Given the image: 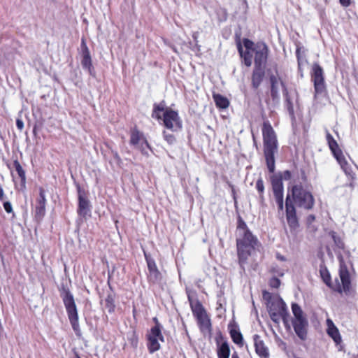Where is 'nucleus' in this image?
<instances>
[{
	"label": "nucleus",
	"mask_w": 358,
	"mask_h": 358,
	"mask_svg": "<svg viewBox=\"0 0 358 358\" xmlns=\"http://www.w3.org/2000/svg\"><path fill=\"white\" fill-rule=\"evenodd\" d=\"M326 324L327 334L333 339L336 345L341 344L342 342L341 336L338 329L336 327L334 322L330 318H327Z\"/></svg>",
	"instance_id": "15"
},
{
	"label": "nucleus",
	"mask_w": 358,
	"mask_h": 358,
	"mask_svg": "<svg viewBox=\"0 0 358 358\" xmlns=\"http://www.w3.org/2000/svg\"><path fill=\"white\" fill-rule=\"evenodd\" d=\"M152 117L162 122V124L172 131H178L182 128V120L178 112L167 107L164 103L155 104Z\"/></svg>",
	"instance_id": "2"
},
{
	"label": "nucleus",
	"mask_w": 358,
	"mask_h": 358,
	"mask_svg": "<svg viewBox=\"0 0 358 358\" xmlns=\"http://www.w3.org/2000/svg\"><path fill=\"white\" fill-rule=\"evenodd\" d=\"M267 308L273 322H278L282 318L285 322L289 314L286 304L281 299L276 298L269 301L267 303Z\"/></svg>",
	"instance_id": "6"
},
{
	"label": "nucleus",
	"mask_w": 358,
	"mask_h": 358,
	"mask_svg": "<svg viewBox=\"0 0 358 358\" xmlns=\"http://www.w3.org/2000/svg\"><path fill=\"white\" fill-rule=\"evenodd\" d=\"M147 338L148 348L150 353H153L160 349L161 343L164 342V336L158 324L151 328L150 331L148 333Z\"/></svg>",
	"instance_id": "9"
},
{
	"label": "nucleus",
	"mask_w": 358,
	"mask_h": 358,
	"mask_svg": "<svg viewBox=\"0 0 358 358\" xmlns=\"http://www.w3.org/2000/svg\"><path fill=\"white\" fill-rule=\"evenodd\" d=\"M331 236L337 247L341 249H344L345 244L342 239L340 237H338L334 232L331 234Z\"/></svg>",
	"instance_id": "31"
},
{
	"label": "nucleus",
	"mask_w": 358,
	"mask_h": 358,
	"mask_svg": "<svg viewBox=\"0 0 358 358\" xmlns=\"http://www.w3.org/2000/svg\"><path fill=\"white\" fill-rule=\"evenodd\" d=\"M40 197L37 201L36 207V217L38 220L43 218L45 213V196L43 189H40Z\"/></svg>",
	"instance_id": "17"
},
{
	"label": "nucleus",
	"mask_w": 358,
	"mask_h": 358,
	"mask_svg": "<svg viewBox=\"0 0 358 358\" xmlns=\"http://www.w3.org/2000/svg\"><path fill=\"white\" fill-rule=\"evenodd\" d=\"M237 239V248L239 259L241 262H244L250 255L251 250L257 244V240L253 236L249 231L238 235Z\"/></svg>",
	"instance_id": "5"
},
{
	"label": "nucleus",
	"mask_w": 358,
	"mask_h": 358,
	"mask_svg": "<svg viewBox=\"0 0 358 358\" xmlns=\"http://www.w3.org/2000/svg\"><path fill=\"white\" fill-rule=\"evenodd\" d=\"M291 196L293 202L299 207L311 209L314 206L315 199L312 193L300 185L292 187Z\"/></svg>",
	"instance_id": "4"
},
{
	"label": "nucleus",
	"mask_w": 358,
	"mask_h": 358,
	"mask_svg": "<svg viewBox=\"0 0 358 358\" xmlns=\"http://www.w3.org/2000/svg\"><path fill=\"white\" fill-rule=\"evenodd\" d=\"M340 3L344 7H348L351 3V0H339Z\"/></svg>",
	"instance_id": "40"
},
{
	"label": "nucleus",
	"mask_w": 358,
	"mask_h": 358,
	"mask_svg": "<svg viewBox=\"0 0 358 358\" xmlns=\"http://www.w3.org/2000/svg\"><path fill=\"white\" fill-rule=\"evenodd\" d=\"M276 257H277V259L280 260V261H285L286 260L285 257H283L281 255L278 254Z\"/></svg>",
	"instance_id": "43"
},
{
	"label": "nucleus",
	"mask_w": 358,
	"mask_h": 358,
	"mask_svg": "<svg viewBox=\"0 0 358 358\" xmlns=\"http://www.w3.org/2000/svg\"><path fill=\"white\" fill-rule=\"evenodd\" d=\"M80 63L83 68L87 70L90 74L94 72V67L92 65V57L90 50L87 46L86 42L84 38L81 40L80 45Z\"/></svg>",
	"instance_id": "11"
},
{
	"label": "nucleus",
	"mask_w": 358,
	"mask_h": 358,
	"mask_svg": "<svg viewBox=\"0 0 358 358\" xmlns=\"http://www.w3.org/2000/svg\"><path fill=\"white\" fill-rule=\"evenodd\" d=\"M248 231L246 224L243 221L241 220L237 229L238 235H241L242 233Z\"/></svg>",
	"instance_id": "34"
},
{
	"label": "nucleus",
	"mask_w": 358,
	"mask_h": 358,
	"mask_svg": "<svg viewBox=\"0 0 358 358\" xmlns=\"http://www.w3.org/2000/svg\"><path fill=\"white\" fill-rule=\"evenodd\" d=\"M78 358H80V357H78Z\"/></svg>",
	"instance_id": "48"
},
{
	"label": "nucleus",
	"mask_w": 358,
	"mask_h": 358,
	"mask_svg": "<svg viewBox=\"0 0 358 358\" xmlns=\"http://www.w3.org/2000/svg\"><path fill=\"white\" fill-rule=\"evenodd\" d=\"M262 131L267 166L271 172H273L275 169L274 154L277 150L276 135L274 129L268 121L264 122Z\"/></svg>",
	"instance_id": "3"
},
{
	"label": "nucleus",
	"mask_w": 358,
	"mask_h": 358,
	"mask_svg": "<svg viewBox=\"0 0 358 358\" xmlns=\"http://www.w3.org/2000/svg\"><path fill=\"white\" fill-rule=\"evenodd\" d=\"M313 79L314 81L315 93L318 94L324 90V82L323 77V70L317 64L313 66ZM317 96V94L315 96Z\"/></svg>",
	"instance_id": "13"
},
{
	"label": "nucleus",
	"mask_w": 358,
	"mask_h": 358,
	"mask_svg": "<svg viewBox=\"0 0 358 358\" xmlns=\"http://www.w3.org/2000/svg\"><path fill=\"white\" fill-rule=\"evenodd\" d=\"M334 157L336 159L337 162L340 164L341 169L345 172L348 173L350 170V165L345 159L342 150L339 151L334 155Z\"/></svg>",
	"instance_id": "22"
},
{
	"label": "nucleus",
	"mask_w": 358,
	"mask_h": 358,
	"mask_svg": "<svg viewBox=\"0 0 358 358\" xmlns=\"http://www.w3.org/2000/svg\"><path fill=\"white\" fill-rule=\"evenodd\" d=\"M280 285V281L276 278H271L270 280V285L273 287L278 288Z\"/></svg>",
	"instance_id": "36"
},
{
	"label": "nucleus",
	"mask_w": 358,
	"mask_h": 358,
	"mask_svg": "<svg viewBox=\"0 0 358 358\" xmlns=\"http://www.w3.org/2000/svg\"><path fill=\"white\" fill-rule=\"evenodd\" d=\"M213 99L216 106L220 108H227L229 105L228 99L222 95L214 94Z\"/></svg>",
	"instance_id": "26"
},
{
	"label": "nucleus",
	"mask_w": 358,
	"mask_h": 358,
	"mask_svg": "<svg viewBox=\"0 0 358 358\" xmlns=\"http://www.w3.org/2000/svg\"><path fill=\"white\" fill-rule=\"evenodd\" d=\"M230 335L233 341L238 345H243V336L241 332L236 329L230 330Z\"/></svg>",
	"instance_id": "27"
},
{
	"label": "nucleus",
	"mask_w": 358,
	"mask_h": 358,
	"mask_svg": "<svg viewBox=\"0 0 358 358\" xmlns=\"http://www.w3.org/2000/svg\"><path fill=\"white\" fill-rule=\"evenodd\" d=\"M147 262H148V266L150 272L151 273H157V268L155 264V262L153 260L148 259L146 257Z\"/></svg>",
	"instance_id": "32"
},
{
	"label": "nucleus",
	"mask_w": 358,
	"mask_h": 358,
	"mask_svg": "<svg viewBox=\"0 0 358 358\" xmlns=\"http://www.w3.org/2000/svg\"><path fill=\"white\" fill-rule=\"evenodd\" d=\"M278 274H279L280 275L282 276V275H284V273L282 271V272L278 273Z\"/></svg>",
	"instance_id": "47"
},
{
	"label": "nucleus",
	"mask_w": 358,
	"mask_h": 358,
	"mask_svg": "<svg viewBox=\"0 0 358 358\" xmlns=\"http://www.w3.org/2000/svg\"><path fill=\"white\" fill-rule=\"evenodd\" d=\"M199 327L201 331L209 332L211 329V322L208 314H205L196 318Z\"/></svg>",
	"instance_id": "20"
},
{
	"label": "nucleus",
	"mask_w": 358,
	"mask_h": 358,
	"mask_svg": "<svg viewBox=\"0 0 358 358\" xmlns=\"http://www.w3.org/2000/svg\"><path fill=\"white\" fill-rule=\"evenodd\" d=\"M16 126L17 127V129L20 131H22L24 128V122L22 120L20 119H17L16 120Z\"/></svg>",
	"instance_id": "39"
},
{
	"label": "nucleus",
	"mask_w": 358,
	"mask_h": 358,
	"mask_svg": "<svg viewBox=\"0 0 358 358\" xmlns=\"http://www.w3.org/2000/svg\"><path fill=\"white\" fill-rule=\"evenodd\" d=\"M307 325L308 322L306 319L293 321L294 331L298 336L301 339H305L306 337Z\"/></svg>",
	"instance_id": "18"
},
{
	"label": "nucleus",
	"mask_w": 358,
	"mask_h": 358,
	"mask_svg": "<svg viewBox=\"0 0 358 358\" xmlns=\"http://www.w3.org/2000/svg\"><path fill=\"white\" fill-rule=\"evenodd\" d=\"M78 212L83 216L86 215L90 212L89 201L82 195H79Z\"/></svg>",
	"instance_id": "23"
},
{
	"label": "nucleus",
	"mask_w": 358,
	"mask_h": 358,
	"mask_svg": "<svg viewBox=\"0 0 358 358\" xmlns=\"http://www.w3.org/2000/svg\"><path fill=\"white\" fill-rule=\"evenodd\" d=\"M243 43L245 48V51H243L241 43L238 44V50L243 59L244 64L247 66L252 65V52H255V66L257 68H264L268 55V46L263 42H258L255 44L252 41L246 38L243 40Z\"/></svg>",
	"instance_id": "1"
},
{
	"label": "nucleus",
	"mask_w": 358,
	"mask_h": 358,
	"mask_svg": "<svg viewBox=\"0 0 358 358\" xmlns=\"http://www.w3.org/2000/svg\"><path fill=\"white\" fill-rule=\"evenodd\" d=\"M339 279L335 280L332 289L339 293H347L350 291L351 280L343 258H340Z\"/></svg>",
	"instance_id": "7"
},
{
	"label": "nucleus",
	"mask_w": 358,
	"mask_h": 358,
	"mask_svg": "<svg viewBox=\"0 0 358 358\" xmlns=\"http://www.w3.org/2000/svg\"><path fill=\"white\" fill-rule=\"evenodd\" d=\"M231 358H239L237 354H233Z\"/></svg>",
	"instance_id": "45"
},
{
	"label": "nucleus",
	"mask_w": 358,
	"mask_h": 358,
	"mask_svg": "<svg viewBox=\"0 0 358 358\" xmlns=\"http://www.w3.org/2000/svg\"><path fill=\"white\" fill-rule=\"evenodd\" d=\"M286 214L289 226L292 229H296L298 227V220L295 208L292 204V201H290L289 194H288L286 198Z\"/></svg>",
	"instance_id": "14"
},
{
	"label": "nucleus",
	"mask_w": 358,
	"mask_h": 358,
	"mask_svg": "<svg viewBox=\"0 0 358 358\" xmlns=\"http://www.w3.org/2000/svg\"><path fill=\"white\" fill-rule=\"evenodd\" d=\"M14 165H15L16 171L17 172L19 176L21 178L22 185L24 186L25 185V182H26L25 172H24V169H22V166L20 165V164L19 163V162L15 161L14 162Z\"/></svg>",
	"instance_id": "29"
},
{
	"label": "nucleus",
	"mask_w": 358,
	"mask_h": 358,
	"mask_svg": "<svg viewBox=\"0 0 358 358\" xmlns=\"http://www.w3.org/2000/svg\"><path fill=\"white\" fill-rule=\"evenodd\" d=\"M254 345L255 347L256 353L261 358H268L269 352L268 348L264 345L263 341L261 340L259 335H254L253 336Z\"/></svg>",
	"instance_id": "16"
},
{
	"label": "nucleus",
	"mask_w": 358,
	"mask_h": 358,
	"mask_svg": "<svg viewBox=\"0 0 358 358\" xmlns=\"http://www.w3.org/2000/svg\"><path fill=\"white\" fill-rule=\"evenodd\" d=\"M264 68H257L255 66L252 78V85L255 88L259 87L262 80V78L264 74Z\"/></svg>",
	"instance_id": "21"
},
{
	"label": "nucleus",
	"mask_w": 358,
	"mask_h": 358,
	"mask_svg": "<svg viewBox=\"0 0 358 358\" xmlns=\"http://www.w3.org/2000/svg\"><path fill=\"white\" fill-rule=\"evenodd\" d=\"M296 55H297V57H298L299 67L300 68L301 62L300 57H299V49H297Z\"/></svg>",
	"instance_id": "42"
},
{
	"label": "nucleus",
	"mask_w": 358,
	"mask_h": 358,
	"mask_svg": "<svg viewBox=\"0 0 358 358\" xmlns=\"http://www.w3.org/2000/svg\"><path fill=\"white\" fill-rule=\"evenodd\" d=\"M164 138L166 141H167L169 144H173L176 141V138L173 135L167 134L166 131L163 132Z\"/></svg>",
	"instance_id": "33"
},
{
	"label": "nucleus",
	"mask_w": 358,
	"mask_h": 358,
	"mask_svg": "<svg viewBox=\"0 0 358 358\" xmlns=\"http://www.w3.org/2000/svg\"><path fill=\"white\" fill-rule=\"evenodd\" d=\"M5 199V195L3 192V188L0 186V200L3 201Z\"/></svg>",
	"instance_id": "41"
},
{
	"label": "nucleus",
	"mask_w": 358,
	"mask_h": 358,
	"mask_svg": "<svg viewBox=\"0 0 358 358\" xmlns=\"http://www.w3.org/2000/svg\"><path fill=\"white\" fill-rule=\"evenodd\" d=\"M106 301H107V303H110V308H109V310H110V311L113 310V308H114V306H113V305L110 303V300H109V299H107V300H106Z\"/></svg>",
	"instance_id": "44"
},
{
	"label": "nucleus",
	"mask_w": 358,
	"mask_h": 358,
	"mask_svg": "<svg viewBox=\"0 0 358 358\" xmlns=\"http://www.w3.org/2000/svg\"><path fill=\"white\" fill-rule=\"evenodd\" d=\"M63 301L72 327L74 331H77L79 330L78 315L73 295L70 292H66L63 298Z\"/></svg>",
	"instance_id": "8"
},
{
	"label": "nucleus",
	"mask_w": 358,
	"mask_h": 358,
	"mask_svg": "<svg viewBox=\"0 0 358 358\" xmlns=\"http://www.w3.org/2000/svg\"><path fill=\"white\" fill-rule=\"evenodd\" d=\"M292 310L294 316V320H304L305 317L303 315V311L300 306L296 303H292Z\"/></svg>",
	"instance_id": "28"
},
{
	"label": "nucleus",
	"mask_w": 358,
	"mask_h": 358,
	"mask_svg": "<svg viewBox=\"0 0 358 358\" xmlns=\"http://www.w3.org/2000/svg\"><path fill=\"white\" fill-rule=\"evenodd\" d=\"M327 141L329 145V147L333 153V155L339 152L341 150L339 148L338 144L334 138V137L329 133L327 132L326 135Z\"/></svg>",
	"instance_id": "24"
},
{
	"label": "nucleus",
	"mask_w": 358,
	"mask_h": 358,
	"mask_svg": "<svg viewBox=\"0 0 358 358\" xmlns=\"http://www.w3.org/2000/svg\"><path fill=\"white\" fill-rule=\"evenodd\" d=\"M188 299L190 303L192 311L196 318L207 313L205 308L199 301L193 300L189 295H188Z\"/></svg>",
	"instance_id": "19"
},
{
	"label": "nucleus",
	"mask_w": 358,
	"mask_h": 358,
	"mask_svg": "<svg viewBox=\"0 0 358 358\" xmlns=\"http://www.w3.org/2000/svg\"><path fill=\"white\" fill-rule=\"evenodd\" d=\"M154 320H155V322H156V325H157V324H158V325L160 327V325H159V322H158L157 319V318H154Z\"/></svg>",
	"instance_id": "46"
},
{
	"label": "nucleus",
	"mask_w": 358,
	"mask_h": 358,
	"mask_svg": "<svg viewBox=\"0 0 358 358\" xmlns=\"http://www.w3.org/2000/svg\"><path fill=\"white\" fill-rule=\"evenodd\" d=\"M256 188L260 193H262L264 192V182H263L262 179L260 178V179L257 180V181L256 182Z\"/></svg>",
	"instance_id": "35"
},
{
	"label": "nucleus",
	"mask_w": 358,
	"mask_h": 358,
	"mask_svg": "<svg viewBox=\"0 0 358 358\" xmlns=\"http://www.w3.org/2000/svg\"><path fill=\"white\" fill-rule=\"evenodd\" d=\"M273 191L278 208L280 210L283 209V185L282 178L274 176L271 178Z\"/></svg>",
	"instance_id": "12"
},
{
	"label": "nucleus",
	"mask_w": 358,
	"mask_h": 358,
	"mask_svg": "<svg viewBox=\"0 0 358 358\" xmlns=\"http://www.w3.org/2000/svg\"><path fill=\"white\" fill-rule=\"evenodd\" d=\"M130 143L135 146L136 148L141 150L143 155H148L147 151L150 149L149 143L144 135L137 130L132 131L130 138Z\"/></svg>",
	"instance_id": "10"
},
{
	"label": "nucleus",
	"mask_w": 358,
	"mask_h": 358,
	"mask_svg": "<svg viewBox=\"0 0 358 358\" xmlns=\"http://www.w3.org/2000/svg\"><path fill=\"white\" fill-rule=\"evenodd\" d=\"M3 208L6 213H10L13 212V207L9 201H5L3 203Z\"/></svg>",
	"instance_id": "37"
},
{
	"label": "nucleus",
	"mask_w": 358,
	"mask_h": 358,
	"mask_svg": "<svg viewBox=\"0 0 358 358\" xmlns=\"http://www.w3.org/2000/svg\"><path fill=\"white\" fill-rule=\"evenodd\" d=\"M217 354L218 358H229L230 349L227 343H222L217 348Z\"/></svg>",
	"instance_id": "25"
},
{
	"label": "nucleus",
	"mask_w": 358,
	"mask_h": 358,
	"mask_svg": "<svg viewBox=\"0 0 358 358\" xmlns=\"http://www.w3.org/2000/svg\"><path fill=\"white\" fill-rule=\"evenodd\" d=\"M321 277L324 281V282L330 288L332 289L334 286V283L331 282V275L327 270H321L320 271Z\"/></svg>",
	"instance_id": "30"
},
{
	"label": "nucleus",
	"mask_w": 358,
	"mask_h": 358,
	"mask_svg": "<svg viewBox=\"0 0 358 358\" xmlns=\"http://www.w3.org/2000/svg\"><path fill=\"white\" fill-rule=\"evenodd\" d=\"M278 176L282 178V180H289L291 178V173L289 171H285L282 173V175Z\"/></svg>",
	"instance_id": "38"
}]
</instances>
